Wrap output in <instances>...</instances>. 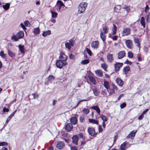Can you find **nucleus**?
<instances>
[{
    "mask_svg": "<svg viewBox=\"0 0 150 150\" xmlns=\"http://www.w3.org/2000/svg\"><path fill=\"white\" fill-rule=\"evenodd\" d=\"M24 36V33L23 31L18 32L16 35H14L11 38V40L13 42L17 41L18 39L23 38Z\"/></svg>",
    "mask_w": 150,
    "mask_h": 150,
    "instance_id": "f257e3e1",
    "label": "nucleus"
},
{
    "mask_svg": "<svg viewBox=\"0 0 150 150\" xmlns=\"http://www.w3.org/2000/svg\"><path fill=\"white\" fill-rule=\"evenodd\" d=\"M87 4L86 2H83L80 4L78 6V13H83L87 7Z\"/></svg>",
    "mask_w": 150,
    "mask_h": 150,
    "instance_id": "f03ea898",
    "label": "nucleus"
},
{
    "mask_svg": "<svg viewBox=\"0 0 150 150\" xmlns=\"http://www.w3.org/2000/svg\"><path fill=\"white\" fill-rule=\"evenodd\" d=\"M74 43V41L71 39L69 40L68 42H67L65 43V45L66 48L68 50H70L72 46H73Z\"/></svg>",
    "mask_w": 150,
    "mask_h": 150,
    "instance_id": "7ed1b4c3",
    "label": "nucleus"
},
{
    "mask_svg": "<svg viewBox=\"0 0 150 150\" xmlns=\"http://www.w3.org/2000/svg\"><path fill=\"white\" fill-rule=\"evenodd\" d=\"M67 64V63L66 62H63L60 60H58L57 61L56 65L57 67L60 69L62 68L64 66Z\"/></svg>",
    "mask_w": 150,
    "mask_h": 150,
    "instance_id": "20e7f679",
    "label": "nucleus"
},
{
    "mask_svg": "<svg viewBox=\"0 0 150 150\" xmlns=\"http://www.w3.org/2000/svg\"><path fill=\"white\" fill-rule=\"evenodd\" d=\"M131 29L130 28H123V30L122 32V36H127L130 34Z\"/></svg>",
    "mask_w": 150,
    "mask_h": 150,
    "instance_id": "39448f33",
    "label": "nucleus"
},
{
    "mask_svg": "<svg viewBox=\"0 0 150 150\" xmlns=\"http://www.w3.org/2000/svg\"><path fill=\"white\" fill-rule=\"evenodd\" d=\"M59 59V60H60L63 62H65V61L67 60V57L64 53L62 52L60 53Z\"/></svg>",
    "mask_w": 150,
    "mask_h": 150,
    "instance_id": "423d86ee",
    "label": "nucleus"
},
{
    "mask_svg": "<svg viewBox=\"0 0 150 150\" xmlns=\"http://www.w3.org/2000/svg\"><path fill=\"white\" fill-rule=\"evenodd\" d=\"M137 132V130H133L127 136V139L131 138L132 139L135 136V134Z\"/></svg>",
    "mask_w": 150,
    "mask_h": 150,
    "instance_id": "0eeeda50",
    "label": "nucleus"
},
{
    "mask_svg": "<svg viewBox=\"0 0 150 150\" xmlns=\"http://www.w3.org/2000/svg\"><path fill=\"white\" fill-rule=\"evenodd\" d=\"M125 43L126 46L129 49H131L132 48L133 44L132 41L130 40H125Z\"/></svg>",
    "mask_w": 150,
    "mask_h": 150,
    "instance_id": "6e6552de",
    "label": "nucleus"
},
{
    "mask_svg": "<svg viewBox=\"0 0 150 150\" xmlns=\"http://www.w3.org/2000/svg\"><path fill=\"white\" fill-rule=\"evenodd\" d=\"M65 144L63 142L59 141L57 142L56 147L59 149H62L64 146Z\"/></svg>",
    "mask_w": 150,
    "mask_h": 150,
    "instance_id": "1a4fd4ad",
    "label": "nucleus"
},
{
    "mask_svg": "<svg viewBox=\"0 0 150 150\" xmlns=\"http://www.w3.org/2000/svg\"><path fill=\"white\" fill-rule=\"evenodd\" d=\"M56 5L58 6L57 11L59 12L60 11L62 6H63L64 7H65V5L63 4L62 1L59 0H58L57 1Z\"/></svg>",
    "mask_w": 150,
    "mask_h": 150,
    "instance_id": "9d476101",
    "label": "nucleus"
},
{
    "mask_svg": "<svg viewBox=\"0 0 150 150\" xmlns=\"http://www.w3.org/2000/svg\"><path fill=\"white\" fill-rule=\"evenodd\" d=\"M123 65V64L122 63L117 62L116 63L115 65V71H118Z\"/></svg>",
    "mask_w": 150,
    "mask_h": 150,
    "instance_id": "9b49d317",
    "label": "nucleus"
},
{
    "mask_svg": "<svg viewBox=\"0 0 150 150\" xmlns=\"http://www.w3.org/2000/svg\"><path fill=\"white\" fill-rule=\"evenodd\" d=\"M125 56V53L124 51H121L118 53V59H121Z\"/></svg>",
    "mask_w": 150,
    "mask_h": 150,
    "instance_id": "f8f14e48",
    "label": "nucleus"
},
{
    "mask_svg": "<svg viewBox=\"0 0 150 150\" xmlns=\"http://www.w3.org/2000/svg\"><path fill=\"white\" fill-rule=\"evenodd\" d=\"M99 42L98 41H93L91 43V47L94 49H97L98 48Z\"/></svg>",
    "mask_w": 150,
    "mask_h": 150,
    "instance_id": "ddd939ff",
    "label": "nucleus"
},
{
    "mask_svg": "<svg viewBox=\"0 0 150 150\" xmlns=\"http://www.w3.org/2000/svg\"><path fill=\"white\" fill-rule=\"evenodd\" d=\"M107 61L108 62H111L114 60L113 54L110 53H108L107 56Z\"/></svg>",
    "mask_w": 150,
    "mask_h": 150,
    "instance_id": "4468645a",
    "label": "nucleus"
},
{
    "mask_svg": "<svg viewBox=\"0 0 150 150\" xmlns=\"http://www.w3.org/2000/svg\"><path fill=\"white\" fill-rule=\"evenodd\" d=\"M116 81L119 86H122L124 84L123 81L120 78H117L116 79Z\"/></svg>",
    "mask_w": 150,
    "mask_h": 150,
    "instance_id": "2eb2a0df",
    "label": "nucleus"
},
{
    "mask_svg": "<svg viewBox=\"0 0 150 150\" xmlns=\"http://www.w3.org/2000/svg\"><path fill=\"white\" fill-rule=\"evenodd\" d=\"M72 142L76 145H78V138L77 135H74L72 137Z\"/></svg>",
    "mask_w": 150,
    "mask_h": 150,
    "instance_id": "dca6fc26",
    "label": "nucleus"
},
{
    "mask_svg": "<svg viewBox=\"0 0 150 150\" xmlns=\"http://www.w3.org/2000/svg\"><path fill=\"white\" fill-rule=\"evenodd\" d=\"M88 132L89 134L91 136H93L95 134V129L93 128H89Z\"/></svg>",
    "mask_w": 150,
    "mask_h": 150,
    "instance_id": "f3484780",
    "label": "nucleus"
},
{
    "mask_svg": "<svg viewBox=\"0 0 150 150\" xmlns=\"http://www.w3.org/2000/svg\"><path fill=\"white\" fill-rule=\"evenodd\" d=\"M92 89L93 91V93L94 95L96 96H97L99 93V90L97 89L95 86H94V88H92Z\"/></svg>",
    "mask_w": 150,
    "mask_h": 150,
    "instance_id": "a211bd4d",
    "label": "nucleus"
},
{
    "mask_svg": "<svg viewBox=\"0 0 150 150\" xmlns=\"http://www.w3.org/2000/svg\"><path fill=\"white\" fill-rule=\"evenodd\" d=\"M73 127V126L72 124L71 123L68 124L66 126L65 129L67 131L69 132L71 130V129Z\"/></svg>",
    "mask_w": 150,
    "mask_h": 150,
    "instance_id": "6ab92c4d",
    "label": "nucleus"
},
{
    "mask_svg": "<svg viewBox=\"0 0 150 150\" xmlns=\"http://www.w3.org/2000/svg\"><path fill=\"white\" fill-rule=\"evenodd\" d=\"M70 121L72 124L75 125L77 122V119L76 117H72L71 118Z\"/></svg>",
    "mask_w": 150,
    "mask_h": 150,
    "instance_id": "aec40b11",
    "label": "nucleus"
},
{
    "mask_svg": "<svg viewBox=\"0 0 150 150\" xmlns=\"http://www.w3.org/2000/svg\"><path fill=\"white\" fill-rule=\"evenodd\" d=\"M18 47L21 52L22 54H24L25 53V51L24 45H18Z\"/></svg>",
    "mask_w": 150,
    "mask_h": 150,
    "instance_id": "412c9836",
    "label": "nucleus"
},
{
    "mask_svg": "<svg viewBox=\"0 0 150 150\" xmlns=\"http://www.w3.org/2000/svg\"><path fill=\"white\" fill-rule=\"evenodd\" d=\"M92 109L95 110L98 114H100V110L99 108L97 106H94L90 108Z\"/></svg>",
    "mask_w": 150,
    "mask_h": 150,
    "instance_id": "4be33fe9",
    "label": "nucleus"
},
{
    "mask_svg": "<svg viewBox=\"0 0 150 150\" xmlns=\"http://www.w3.org/2000/svg\"><path fill=\"white\" fill-rule=\"evenodd\" d=\"M88 78L90 81L94 85L96 84V81L95 79L92 76H90Z\"/></svg>",
    "mask_w": 150,
    "mask_h": 150,
    "instance_id": "5701e85b",
    "label": "nucleus"
},
{
    "mask_svg": "<svg viewBox=\"0 0 150 150\" xmlns=\"http://www.w3.org/2000/svg\"><path fill=\"white\" fill-rule=\"evenodd\" d=\"M140 23L141 25L143 27V28H145V19L144 17H141L140 20Z\"/></svg>",
    "mask_w": 150,
    "mask_h": 150,
    "instance_id": "b1692460",
    "label": "nucleus"
},
{
    "mask_svg": "<svg viewBox=\"0 0 150 150\" xmlns=\"http://www.w3.org/2000/svg\"><path fill=\"white\" fill-rule=\"evenodd\" d=\"M130 69V68L129 66H127L124 68L123 71L124 72H125V74H126L128 73Z\"/></svg>",
    "mask_w": 150,
    "mask_h": 150,
    "instance_id": "393cba45",
    "label": "nucleus"
},
{
    "mask_svg": "<svg viewBox=\"0 0 150 150\" xmlns=\"http://www.w3.org/2000/svg\"><path fill=\"white\" fill-rule=\"evenodd\" d=\"M54 77L52 75H50L46 79L47 82H50L54 81Z\"/></svg>",
    "mask_w": 150,
    "mask_h": 150,
    "instance_id": "a878e982",
    "label": "nucleus"
},
{
    "mask_svg": "<svg viewBox=\"0 0 150 150\" xmlns=\"http://www.w3.org/2000/svg\"><path fill=\"white\" fill-rule=\"evenodd\" d=\"M95 73L96 75L98 76L101 77L103 76L102 71L100 70L96 71Z\"/></svg>",
    "mask_w": 150,
    "mask_h": 150,
    "instance_id": "bb28decb",
    "label": "nucleus"
},
{
    "mask_svg": "<svg viewBox=\"0 0 150 150\" xmlns=\"http://www.w3.org/2000/svg\"><path fill=\"white\" fill-rule=\"evenodd\" d=\"M8 52L9 55L12 58H13L15 57V54L9 49L8 50Z\"/></svg>",
    "mask_w": 150,
    "mask_h": 150,
    "instance_id": "cd10ccee",
    "label": "nucleus"
},
{
    "mask_svg": "<svg viewBox=\"0 0 150 150\" xmlns=\"http://www.w3.org/2000/svg\"><path fill=\"white\" fill-rule=\"evenodd\" d=\"M88 120L89 122L90 123H92L93 124H96L97 125L98 124V122L95 119H89Z\"/></svg>",
    "mask_w": 150,
    "mask_h": 150,
    "instance_id": "c85d7f7f",
    "label": "nucleus"
},
{
    "mask_svg": "<svg viewBox=\"0 0 150 150\" xmlns=\"http://www.w3.org/2000/svg\"><path fill=\"white\" fill-rule=\"evenodd\" d=\"M0 56L4 59H6V54L4 53L3 51H1L0 52Z\"/></svg>",
    "mask_w": 150,
    "mask_h": 150,
    "instance_id": "c756f323",
    "label": "nucleus"
},
{
    "mask_svg": "<svg viewBox=\"0 0 150 150\" xmlns=\"http://www.w3.org/2000/svg\"><path fill=\"white\" fill-rule=\"evenodd\" d=\"M51 33V31L50 30L45 31L43 32L42 35L43 37H45L47 35H49Z\"/></svg>",
    "mask_w": 150,
    "mask_h": 150,
    "instance_id": "7c9ffc66",
    "label": "nucleus"
},
{
    "mask_svg": "<svg viewBox=\"0 0 150 150\" xmlns=\"http://www.w3.org/2000/svg\"><path fill=\"white\" fill-rule=\"evenodd\" d=\"M105 34L102 31L100 32V37L103 41L104 42L105 40Z\"/></svg>",
    "mask_w": 150,
    "mask_h": 150,
    "instance_id": "2f4dec72",
    "label": "nucleus"
},
{
    "mask_svg": "<svg viewBox=\"0 0 150 150\" xmlns=\"http://www.w3.org/2000/svg\"><path fill=\"white\" fill-rule=\"evenodd\" d=\"M33 33L35 35H38L40 33V30L39 28H34L33 30Z\"/></svg>",
    "mask_w": 150,
    "mask_h": 150,
    "instance_id": "473e14b6",
    "label": "nucleus"
},
{
    "mask_svg": "<svg viewBox=\"0 0 150 150\" xmlns=\"http://www.w3.org/2000/svg\"><path fill=\"white\" fill-rule=\"evenodd\" d=\"M134 42L135 43L137 44V46L139 47H140V44L139 43V39L138 38H134Z\"/></svg>",
    "mask_w": 150,
    "mask_h": 150,
    "instance_id": "72a5a7b5",
    "label": "nucleus"
},
{
    "mask_svg": "<svg viewBox=\"0 0 150 150\" xmlns=\"http://www.w3.org/2000/svg\"><path fill=\"white\" fill-rule=\"evenodd\" d=\"M10 3H7L6 4V5H3V7L4 10H8L10 7Z\"/></svg>",
    "mask_w": 150,
    "mask_h": 150,
    "instance_id": "f704fd0d",
    "label": "nucleus"
},
{
    "mask_svg": "<svg viewBox=\"0 0 150 150\" xmlns=\"http://www.w3.org/2000/svg\"><path fill=\"white\" fill-rule=\"evenodd\" d=\"M117 6L118 7L117 8L116 7H114V9L115 11L116 12H119V11L121 9V6L120 5H117Z\"/></svg>",
    "mask_w": 150,
    "mask_h": 150,
    "instance_id": "c9c22d12",
    "label": "nucleus"
},
{
    "mask_svg": "<svg viewBox=\"0 0 150 150\" xmlns=\"http://www.w3.org/2000/svg\"><path fill=\"white\" fill-rule=\"evenodd\" d=\"M126 144L127 143L125 142L121 145L120 147V150H125V148Z\"/></svg>",
    "mask_w": 150,
    "mask_h": 150,
    "instance_id": "e433bc0d",
    "label": "nucleus"
},
{
    "mask_svg": "<svg viewBox=\"0 0 150 150\" xmlns=\"http://www.w3.org/2000/svg\"><path fill=\"white\" fill-rule=\"evenodd\" d=\"M82 112L84 114L87 115L89 113V110L88 108H84Z\"/></svg>",
    "mask_w": 150,
    "mask_h": 150,
    "instance_id": "4c0bfd02",
    "label": "nucleus"
},
{
    "mask_svg": "<svg viewBox=\"0 0 150 150\" xmlns=\"http://www.w3.org/2000/svg\"><path fill=\"white\" fill-rule=\"evenodd\" d=\"M103 30L104 34H107L108 33V28L106 26H105L103 28Z\"/></svg>",
    "mask_w": 150,
    "mask_h": 150,
    "instance_id": "58836bf2",
    "label": "nucleus"
},
{
    "mask_svg": "<svg viewBox=\"0 0 150 150\" xmlns=\"http://www.w3.org/2000/svg\"><path fill=\"white\" fill-rule=\"evenodd\" d=\"M113 28L112 30V34L113 35H115L116 33V31H117V27L116 25L113 24Z\"/></svg>",
    "mask_w": 150,
    "mask_h": 150,
    "instance_id": "ea45409f",
    "label": "nucleus"
},
{
    "mask_svg": "<svg viewBox=\"0 0 150 150\" xmlns=\"http://www.w3.org/2000/svg\"><path fill=\"white\" fill-rule=\"evenodd\" d=\"M101 67L105 71H106L107 68V65L105 63L102 64Z\"/></svg>",
    "mask_w": 150,
    "mask_h": 150,
    "instance_id": "a19ab883",
    "label": "nucleus"
},
{
    "mask_svg": "<svg viewBox=\"0 0 150 150\" xmlns=\"http://www.w3.org/2000/svg\"><path fill=\"white\" fill-rule=\"evenodd\" d=\"M52 18H56L57 15V13L56 12L52 11Z\"/></svg>",
    "mask_w": 150,
    "mask_h": 150,
    "instance_id": "79ce46f5",
    "label": "nucleus"
},
{
    "mask_svg": "<svg viewBox=\"0 0 150 150\" xmlns=\"http://www.w3.org/2000/svg\"><path fill=\"white\" fill-rule=\"evenodd\" d=\"M104 86L107 89H108L109 87L108 83L107 81H104Z\"/></svg>",
    "mask_w": 150,
    "mask_h": 150,
    "instance_id": "37998d69",
    "label": "nucleus"
},
{
    "mask_svg": "<svg viewBox=\"0 0 150 150\" xmlns=\"http://www.w3.org/2000/svg\"><path fill=\"white\" fill-rule=\"evenodd\" d=\"M100 117L101 118L102 120H103V122H106L107 120V119L106 117L103 115H101Z\"/></svg>",
    "mask_w": 150,
    "mask_h": 150,
    "instance_id": "c03bdc74",
    "label": "nucleus"
},
{
    "mask_svg": "<svg viewBox=\"0 0 150 150\" xmlns=\"http://www.w3.org/2000/svg\"><path fill=\"white\" fill-rule=\"evenodd\" d=\"M133 54L131 51L128 52V57L129 58H132L133 57Z\"/></svg>",
    "mask_w": 150,
    "mask_h": 150,
    "instance_id": "a18cd8bd",
    "label": "nucleus"
},
{
    "mask_svg": "<svg viewBox=\"0 0 150 150\" xmlns=\"http://www.w3.org/2000/svg\"><path fill=\"white\" fill-rule=\"evenodd\" d=\"M89 63V61L87 59H85L82 61L81 63L83 64H86Z\"/></svg>",
    "mask_w": 150,
    "mask_h": 150,
    "instance_id": "49530a36",
    "label": "nucleus"
},
{
    "mask_svg": "<svg viewBox=\"0 0 150 150\" xmlns=\"http://www.w3.org/2000/svg\"><path fill=\"white\" fill-rule=\"evenodd\" d=\"M78 136L80 138H82V139L83 140L85 139V137L83 136V134L81 133H80L78 134Z\"/></svg>",
    "mask_w": 150,
    "mask_h": 150,
    "instance_id": "de8ad7c7",
    "label": "nucleus"
},
{
    "mask_svg": "<svg viewBox=\"0 0 150 150\" xmlns=\"http://www.w3.org/2000/svg\"><path fill=\"white\" fill-rule=\"evenodd\" d=\"M86 51L87 53L90 56H91L92 55V53L91 51L90 50L88 49V48H86Z\"/></svg>",
    "mask_w": 150,
    "mask_h": 150,
    "instance_id": "09e8293b",
    "label": "nucleus"
},
{
    "mask_svg": "<svg viewBox=\"0 0 150 150\" xmlns=\"http://www.w3.org/2000/svg\"><path fill=\"white\" fill-rule=\"evenodd\" d=\"M69 57L70 59H72V60H73L74 59V55L73 54H72L71 53H69Z\"/></svg>",
    "mask_w": 150,
    "mask_h": 150,
    "instance_id": "8fccbe9b",
    "label": "nucleus"
},
{
    "mask_svg": "<svg viewBox=\"0 0 150 150\" xmlns=\"http://www.w3.org/2000/svg\"><path fill=\"white\" fill-rule=\"evenodd\" d=\"M80 120L81 122H83L84 120V118L83 115L81 116L80 117Z\"/></svg>",
    "mask_w": 150,
    "mask_h": 150,
    "instance_id": "3c124183",
    "label": "nucleus"
},
{
    "mask_svg": "<svg viewBox=\"0 0 150 150\" xmlns=\"http://www.w3.org/2000/svg\"><path fill=\"white\" fill-rule=\"evenodd\" d=\"M150 8L148 6V5H146V6L145 7V12L146 13H147L148 12V11L149 9Z\"/></svg>",
    "mask_w": 150,
    "mask_h": 150,
    "instance_id": "603ef678",
    "label": "nucleus"
},
{
    "mask_svg": "<svg viewBox=\"0 0 150 150\" xmlns=\"http://www.w3.org/2000/svg\"><path fill=\"white\" fill-rule=\"evenodd\" d=\"M8 143L5 142H0V146H3L7 145Z\"/></svg>",
    "mask_w": 150,
    "mask_h": 150,
    "instance_id": "864d4df0",
    "label": "nucleus"
},
{
    "mask_svg": "<svg viewBox=\"0 0 150 150\" xmlns=\"http://www.w3.org/2000/svg\"><path fill=\"white\" fill-rule=\"evenodd\" d=\"M24 24L25 26H28L30 24L29 22L28 21H26L24 22Z\"/></svg>",
    "mask_w": 150,
    "mask_h": 150,
    "instance_id": "5fc2aeb1",
    "label": "nucleus"
},
{
    "mask_svg": "<svg viewBox=\"0 0 150 150\" xmlns=\"http://www.w3.org/2000/svg\"><path fill=\"white\" fill-rule=\"evenodd\" d=\"M20 26L25 31L26 30V28L25 27L24 25L22 23H21L20 24Z\"/></svg>",
    "mask_w": 150,
    "mask_h": 150,
    "instance_id": "6e6d98bb",
    "label": "nucleus"
},
{
    "mask_svg": "<svg viewBox=\"0 0 150 150\" xmlns=\"http://www.w3.org/2000/svg\"><path fill=\"white\" fill-rule=\"evenodd\" d=\"M126 106V104L124 103L120 105V107L121 109L124 108Z\"/></svg>",
    "mask_w": 150,
    "mask_h": 150,
    "instance_id": "4d7b16f0",
    "label": "nucleus"
},
{
    "mask_svg": "<svg viewBox=\"0 0 150 150\" xmlns=\"http://www.w3.org/2000/svg\"><path fill=\"white\" fill-rule=\"evenodd\" d=\"M123 8L125 9L126 11H127V13H128L130 10V8L127 6L125 7V8Z\"/></svg>",
    "mask_w": 150,
    "mask_h": 150,
    "instance_id": "13d9d810",
    "label": "nucleus"
},
{
    "mask_svg": "<svg viewBox=\"0 0 150 150\" xmlns=\"http://www.w3.org/2000/svg\"><path fill=\"white\" fill-rule=\"evenodd\" d=\"M108 92L110 94H112L114 92V89H113L110 88L108 91Z\"/></svg>",
    "mask_w": 150,
    "mask_h": 150,
    "instance_id": "bf43d9fd",
    "label": "nucleus"
},
{
    "mask_svg": "<svg viewBox=\"0 0 150 150\" xmlns=\"http://www.w3.org/2000/svg\"><path fill=\"white\" fill-rule=\"evenodd\" d=\"M101 94L103 96H105L106 95V92L105 90H103L102 91Z\"/></svg>",
    "mask_w": 150,
    "mask_h": 150,
    "instance_id": "052dcab7",
    "label": "nucleus"
},
{
    "mask_svg": "<svg viewBox=\"0 0 150 150\" xmlns=\"http://www.w3.org/2000/svg\"><path fill=\"white\" fill-rule=\"evenodd\" d=\"M99 132H101L103 131V129L102 128V127L100 125H99Z\"/></svg>",
    "mask_w": 150,
    "mask_h": 150,
    "instance_id": "680f3d73",
    "label": "nucleus"
},
{
    "mask_svg": "<svg viewBox=\"0 0 150 150\" xmlns=\"http://www.w3.org/2000/svg\"><path fill=\"white\" fill-rule=\"evenodd\" d=\"M71 150H77V148L76 146H72L71 147Z\"/></svg>",
    "mask_w": 150,
    "mask_h": 150,
    "instance_id": "e2e57ef3",
    "label": "nucleus"
},
{
    "mask_svg": "<svg viewBox=\"0 0 150 150\" xmlns=\"http://www.w3.org/2000/svg\"><path fill=\"white\" fill-rule=\"evenodd\" d=\"M9 111V110L8 108H4L3 109V111L4 112H8Z\"/></svg>",
    "mask_w": 150,
    "mask_h": 150,
    "instance_id": "0e129e2a",
    "label": "nucleus"
},
{
    "mask_svg": "<svg viewBox=\"0 0 150 150\" xmlns=\"http://www.w3.org/2000/svg\"><path fill=\"white\" fill-rule=\"evenodd\" d=\"M144 115L143 114H142V113L139 117L138 118V119L139 120H141L143 118V117Z\"/></svg>",
    "mask_w": 150,
    "mask_h": 150,
    "instance_id": "69168bd1",
    "label": "nucleus"
},
{
    "mask_svg": "<svg viewBox=\"0 0 150 150\" xmlns=\"http://www.w3.org/2000/svg\"><path fill=\"white\" fill-rule=\"evenodd\" d=\"M125 64H129L130 65L132 64V62L129 61L128 60H127L125 62Z\"/></svg>",
    "mask_w": 150,
    "mask_h": 150,
    "instance_id": "338daca9",
    "label": "nucleus"
},
{
    "mask_svg": "<svg viewBox=\"0 0 150 150\" xmlns=\"http://www.w3.org/2000/svg\"><path fill=\"white\" fill-rule=\"evenodd\" d=\"M124 96V94H120L119 96L118 97V100H120L122 97H123Z\"/></svg>",
    "mask_w": 150,
    "mask_h": 150,
    "instance_id": "774afa93",
    "label": "nucleus"
}]
</instances>
